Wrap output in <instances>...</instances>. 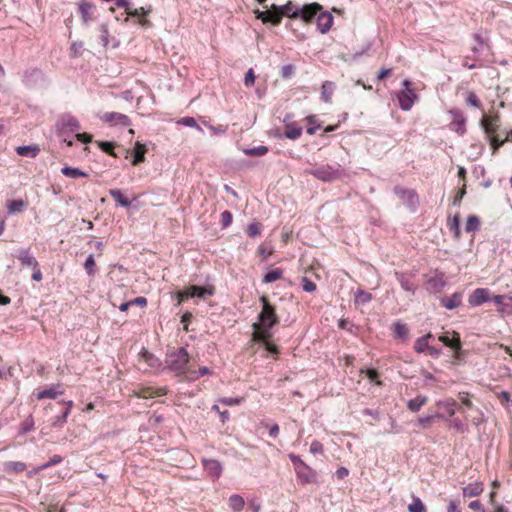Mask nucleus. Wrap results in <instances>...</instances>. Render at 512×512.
Segmentation results:
<instances>
[{
    "instance_id": "obj_13",
    "label": "nucleus",
    "mask_w": 512,
    "mask_h": 512,
    "mask_svg": "<svg viewBox=\"0 0 512 512\" xmlns=\"http://www.w3.org/2000/svg\"><path fill=\"white\" fill-rule=\"evenodd\" d=\"M100 119L111 126L129 127L132 124L129 116L119 112H106L100 116Z\"/></svg>"
},
{
    "instance_id": "obj_36",
    "label": "nucleus",
    "mask_w": 512,
    "mask_h": 512,
    "mask_svg": "<svg viewBox=\"0 0 512 512\" xmlns=\"http://www.w3.org/2000/svg\"><path fill=\"white\" fill-rule=\"evenodd\" d=\"M152 12V6L148 5L145 7L134 8L130 7V9L126 10L125 13L128 17H126L125 21L129 20V17H140V16H148Z\"/></svg>"
},
{
    "instance_id": "obj_56",
    "label": "nucleus",
    "mask_w": 512,
    "mask_h": 512,
    "mask_svg": "<svg viewBox=\"0 0 512 512\" xmlns=\"http://www.w3.org/2000/svg\"><path fill=\"white\" fill-rule=\"evenodd\" d=\"M361 373L365 374V376L371 382H374L376 385H378V386L382 385V382L379 380V373L376 369H373V368L361 369Z\"/></svg>"
},
{
    "instance_id": "obj_6",
    "label": "nucleus",
    "mask_w": 512,
    "mask_h": 512,
    "mask_svg": "<svg viewBox=\"0 0 512 512\" xmlns=\"http://www.w3.org/2000/svg\"><path fill=\"white\" fill-rule=\"evenodd\" d=\"M298 5H294L292 1H288L283 5L272 4V25H280L284 16L297 19Z\"/></svg>"
},
{
    "instance_id": "obj_9",
    "label": "nucleus",
    "mask_w": 512,
    "mask_h": 512,
    "mask_svg": "<svg viewBox=\"0 0 512 512\" xmlns=\"http://www.w3.org/2000/svg\"><path fill=\"white\" fill-rule=\"evenodd\" d=\"M449 114L452 117L449 124L450 130L456 132L459 136H464L467 132V118L464 113L458 108H452L449 110Z\"/></svg>"
},
{
    "instance_id": "obj_24",
    "label": "nucleus",
    "mask_w": 512,
    "mask_h": 512,
    "mask_svg": "<svg viewBox=\"0 0 512 512\" xmlns=\"http://www.w3.org/2000/svg\"><path fill=\"white\" fill-rule=\"evenodd\" d=\"M146 145L137 141L132 151V165L137 166L145 161Z\"/></svg>"
},
{
    "instance_id": "obj_40",
    "label": "nucleus",
    "mask_w": 512,
    "mask_h": 512,
    "mask_svg": "<svg viewBox=\"0 0 512 512\" xmlns=\"http://www.w3.org/2000/svg\"><path fill=\"white\" fill-rule=\"evenodd\" d=\"M436 419L442 420L445 419V414L440 411H437L435 414L422 416L418 419L419 425L423 428L429 427Z\"/></svg>"
},
{
    "instance_id": "obj_61",
    "label": "nucleus",
    "mask_w": 512,
    "mask_h": 512,
    "mask_svg": "<svg viewBox=\"0 0 512 512\" xmlns=\"http://www.w3.org/2000/svg\"><path fill=\"white\" fill-rule=\"evenodd\" d=\"M270 340L271 339H267L266 341H257V342L264 345V348L269 355L277 357V355L279 354V348L277 345L272 343Z\"/></svg>"
},
{
    "instance_id": "obj_30",
    "label": "nucleus",
    "mask_w": 512,
    "mask_h": 512,
    "mask_svg": "<svg viewBox=\"0 0 512 512\" xmlns=\"http://www.w3.org/2000/svg\"><path fill=\"white\" fill-rule=\"evenodd\" d=\"M483 490L484 485L480 481L470 483L462 488L463 496L469 498L479 496L483 492Z\"/></svg>"
},
{
    "instance_id": "obj_52",
    "label": "nucleus",
    "mask_w": 512,
    "mask_h": 512,
    "mask_svg": "<svg viewBox=\"0 0 512 512\" xmlns=\"http://www.w3.org/2000/svg\"><path fill=\"white\" fill-rule=\"evenodd\" d=\"M414 350L416 353H425L427 349L429 348V343L427 342V337H419L416 339L414 343Z\"/></svg>"
},
{
    "instance_id": "obj_44",
    "label": "nucleus",
    "mask_w": 512,
    "mask_h": 512,
    "mask_svg": "<svg viewBox=\"0 0 512 512\" xmlns=\"http://www.w3.org/2000/svg\"><path fill=\"white\" fill-rule=\"evenodd\" d=\"M283 277V270L281 268H276L268 271L262 279L263 283H273Z\"/></svg>"
},
{
    "instance_id": "obj_31",
    "label": "nucleus",
    "mask_w": 512,
    "mask_h": 512,
    "mask_svg": "<svg viewBox=\"0 0 512 512\" xmlns=\"http://www.w3.org/2000/svg\"><path fill=\"white\" fill-rule=\"evenodd\" d=\"M336 89V85L332 81H324L321 85V101L325 103H331L332 95Z\"/></svg>"
},
{
    "instance_id": "obj_28",
    "label": "nucleus",
    "mask_w": 512,
    "mask_h": 512,
    "mask_svg": "<svg viewBox=\"0 0 512 512\" xmlns=\"http://www.w3.org/2000/svg\"><path fill=\"white\" fill-rule=\"evenodd\" d=\"M442 420L447 422L448 426L450 428H452L453 430H455L456 433L465 434V433L469 432L468 424L465 423L464 421H462L460 418H454V417L447 418L445 416V419H442Z\"/></svg>"
},
{
    "instance_id": "obj_32",
    "label": "nucleus",
    "mask_w": 512,
    "mask_h": 512,
    "mask_svg": "<svg viewBox=\"0 0 512 512\" xmlns=\"http://www.w3.org/2000/svg\"><path fill=\"white\" fill-rule=\"evenodd\" d=\"M447 227L449 231L453 234V238L455 240H460L461 238V229H460V215L457 213L452 218L449 217L447 220Z\"/></svg>"
},
{
    "instance_id": "obj_45",
    "label": "nucleus",
    "mask_w": 512,
    "mask_h": 512,
    "mask_svg": "<svg viewBox=\"0 0 512 512\" xmlns=\"http://www.w3.org/2000/svg\"><path fill=\"white\" fill-rule=\"evenodd\" d=\"M100 150L112 157L117 158L118 155L115 153L114 149L116 147V143L112 141H97L96 142Z\"/></svg>"
},
{
    "instance_id": "obj_58",
    "label": "nucleus",
    "mask_w": 512,
    "mask_h": 512,
    "mask_svg": "<svg viewBox=\"0 0 512 512\" xmlns=\"http://www.w3.org/2000/svg\"><path fill=\"white\" fill-rule=\"evenodd\" d=\"M245 401L244 397H222L218 399V402L226 406L240 405Z\"/></svg>"
},
{
    "instance_id": "obj_37",
    "label": "nucleus",
    "mask_w": 512,
    "mask_h": 512,
    "mask_svg": "<svg viewBox=\"0 0 512 512\" xmlns=\"http://www.w3.org/2000/svg\"><path fill=\"white\" fill-rule=\"evenodd\" d=\"M27 466L21 461H8L4 463V470L8 473H22Z\"/></svg>"
},
{
    "instance_id": "obj_39",
    "label": "nucleus",
    "mask_w": 512,
    "mask_h": 512,
    "mask_svg": "<svg viewBox=\"0 0 512 512\" xmlns=\"http://www.w3.org/2000/svg\"><path fill=\"white\" fill-rule=\"evenodd\" d=\"M462 66L471 70L477 67H483L484 63L475 55H467L462 60Z\"/></svg>"
},
{
    "instance_id": "obj_50",
    "label": "nucleus",
    "mask_w": 512,
    "mask_h": 512,
    "mask_svg": "<svg viewBox=\"0 0 512 512\" xmlns=\"http://www.w3.org/2000/svg\"><path fill=\"white\" fill-rule=\"evenodd\" d=\"M465 102H466L467 105L472 106V107L477 108V109H480L482 107L481 100L478 98L476 93L473 92V91H468L466 93Z\"/></svg>"
},
{
    "instance_id": "obj_5",
    "label": "nucleus",
    "mask_w": 512,
    "mask_h": 512,
    "mask_svg": "<svg viewBox=\"0 0 512 512\" xmlns=\"http://www.w3.org/2000/svg\"><path fill=\"white\" fill-rule=\"evenodd\" d=\"M396 97L399 102V107L403 111H409L418 99V95L412 88V82L408 79L402 82V89L397 92Z\"/></svg>"
},
{
    "instance_id": "obj_64",
    "label": "nucleus",
    "mask_w": 512,
    "mask_h": 512,
    "mask_svg": "<svg viewBox=\"0 0 512 512\" xmlns=\"http://www.w3.org/2000/svg\"><path fill=\"white\" fill-rule=\"evenodd\" d=\"M338 327L340 329L348 330L351 334H356V331L354 330H358V327L348 319H340L338 322Z\"/></svg>"
},
{
    "instance_id": "obj_19",
    "label": "nucleus",
    "mask_w": 512,
    "mask_h": 512,
    "mask_svg": "<svg viewBox=\"0 0 512 512\" xmlns=\"http://www.w3.org/2000/svg\"><path fill=\"white\" fill-rule=\"evenodd\" d=\"M77 5L78 12L84 24H88L94 19L93 13L95 11V6L93 3L88 2L87 0H81Z\"/></svg>"
},
{
    "instance_id": "obj_8",
    "label": "nucleus",
    "mask_w": 512,
    "mask_h": 512,
    "mask_svg": "<svg viewBox=\"0 0 512 512\" xmlns=\"http://www.w3.org/2000/svg\"><path fill=\"white\" fill-rule=\"evenodd\" d=\"M56 126L59 135H64L67 133L76 134L81 128L77 118L69 113L61 115Z\"/></svg>"
},
{
    "instance_id": "obj_23",
    "label": "nucleus",
    "mask_w": 512,
    "mask_h": 512,
    "mask_svg": "<svg viewBox=\"0 0 512 512\" xmlns=\"http://www.w3.org/2000/svg\"><path fill=\"white\" fill-rule=\"evenodd\" d=\"M463 294L462 292H454L451 296H444L440 299L441 306L448 310L458 308L462 304Z\"/></svg>"
},
{
    "instance_id": "obj_57",
    "label": "nucleus",
    "mask_w": 512,
    "mask_h": 512,
    "mask_svg": "<svg viewBox=\"0 0 512 512\" xmlns=\"http://www.w3.org/2000/svg\"><path fill=\"white\" fill-rule=\"evenodd\" d=\"M257 252H258L259 256L262 257V260H267L274 252V249L271 245L262 243L258 246Z\"/></svg>"
},
{
    "instance_id": "obj_15",
    "label": "nucleus",
    "mask_w": 512,
    "mask_h": 512,
    "mask_svg": "<svg viewBox=\"0 0 512 512\" xmlns=\"http://www.w3.org/2000/svg\"><path fill=\"white\" fill-rule=\"evenodd\" d=\"M480 125L487 138L496 136L501 126L500 117L498 115L484 116L480 121Z\"/></svg>"
},
{
    "instance_id": "obj_11",
    "label": "nucleus",
    "mask_w": 512,
    "mask_h": 512,
    "mask_svg": "<svg viewBox=\"0 0 512 512\" xmlns=\"http://www.w3.org/2000/svg\"><path fill=\"white\" fill-rule=\"evenodd\" d=\"M214 294V288L212 286H198L192 285L185 292L179 294V302H182L189 298H204L205 296H212Z\"/></svg>"
},
{
    "instance_id": "obj_12",
    "label": "nucleus",
    "mask_w": 512,
    "mask_h": 512,
    "mask_svg": "<svg viewBox=\"0 0 512 512\" xmlns=\"http://www.w3.org/2000/svg\"><path fill=\"white\" fill-rule=\"evenodd\" d=\"M446 284L445 274L436 269L434 275L425 281L424 286L429 293L436 294L441 292Z\"/></svg>"
},
{
    "instance_id": "obj_53",
    "label": "nucleus",
    "mask_w": 512,
    "mask_h": 512,
    "mask_svg": "<svg viewBox=\"0 0 512 512\" xmlns=\"http://www.w3.org/2000/svg\"><path fill=\"white\" fill-rule=\"evenodd\" d=\"M487 139L490 143L493 155H495L498 152L499 148L502 147L504 145V143L507 141V138L500 139L498 135L489 137Z\"/></svg>"
},
{
    "instance_id": "obj_63",
    "label": "nucleus",
    "mask_w": 512,
    "mask_h": 512,
    "mask_svg": "<svg viewBox=\"0 0 512 512\" xmlns=\"http://www.w3.org/2000/svg\"><path fill=\"white\" fill-rule=\"evenodd\" d=\"M95 266L94 255L90 254L84 262V269L89 276H93L95 274Z\"/></svg>"
},
{
    "instance_id": "obj_49",
    "label": "nucleus",
    "mask_w": 512,
    "mask_h": 512,
    "mask_svg": "<svg viewBox=\"0 0 512 512\" xmlns=\"http://www.w3.org/2000/svg\"><path fill=\"white\" fill-rule=\"evenodd\" d=\"M451 349L453 350V358L455 362H460L464 359V351L462 349V341L460 337H456V344Z\"/></svg>"
},
{
    "instance_id": "obj_16",
    "label": "nucleus",
    "mask_w": 512,
    "mask_h": 512,
    "mask_svg": "<svg viewBox=\"0 0 512 512\" xmlns=\"http://www.w3.org/2000/svg\"><path fill=\"white\" fill-rule=\"evenodd\" d=\"M321 10L322 6L316 2L299 6L297 19L299 18L304 22H310L318 15Z\"/></svg>"
},
{
    "instance_id": "obj_60",
    "label": "nucleus",
    "mask_w": 512,
    "mask_h": 512,
    "mask_svg": "<svg viewBox=\"0 0 512 512\" xmlns=\"http://www.w3.org/2000/svg\"><path fill=\"white\" fill-rule=\"evenodd\" d=\"M268 151H269V149L267 146L261 145L258 147L245 149L244 153L246 155H251V156H264L265 154L268 153Z\"/></svg>"
},
{
    "instance_id": "obj_29",
    "label": "nucleus",
    "mask_w": 512,
    "mask_h": 512,
    "mask_svg": "<svg viewBox=\"0 0 512 512\" xmlns=\"http://www.w3.org/2000/svg\"><path fill=\"white\" fill-rule=\"evenodd\" d=\"M284 127V136L287 139L297 140L302 135L303 128L295 121L284 125Z\"/></svg>"
},
{
    "instance_id": "obj_55",
    "label": "nucleus",
    "mask_w": 512,
    "mask_h": 512,
    "mask_svg": "<svg viewBox=\"0 0 512 512\" xmlns=\"http://www.w3.org/2000/svg\"><path fill=\"white\" fill-rule=\"evenodd\" d=\"M306 121L309 124L306 132L308 135H314L318 129L321 128L320 124H317V119L315 115H309L306 117Z\"/></svg>"
},
{
    "instance_id": "obj_54",
    "label": "nucleus",
    "mask_w": 512,
    "mask_h": 512,
    "mask_svg": "<svg viewBox=\"0 0 512 512\" xmlns=\"http://www.w3.org/2000/svg\"><path fill=\"white\" fill-rule=\"evenodd\" d=\"M256 19L261 20L264 24H272V7L269 11H261L259 9L254 10Z\"/></svg>"
},
{
    "instance_id": "obj_59",
    "label": "nucleus",
    "mask_w": 512,
    "mask_h": 512,
    "mask_svg": "<svg viewBox=\"0 0 512 512\" xmlns=\"http://www.w3.org/2000/svg\"><path fill=\"white\" fill-rule=\"evenodd\" d=\"M262 225L258 222H252L247 226V234L251 238H255L261 235Z\"/></svg>"
},
{
    "instance_id": "obj_27",
    "label": "nucleus",
    "mask_w": 512,
    "mask_h": 512,
    "mask_svg": "<svg viewBox=\"0 0 512 512\" xmlns=\"http://www.w3.org/2000/svg\"><path fill=\"white\" fill-rule=\"evenodd\" d=\"M60 384L51 385L49 388H46L42 391H39L37 394V399L42 400L45 398L55 399L57 396L64 394V390L60 389Z\"/></svg>"
},
{
    "instance_id": "obj_2",
    "label": "nucleus",
    "mask_w": 512,
    "mask_h": 512,
    "mask_svg": "<svg viewBox=\"0 0 512 512\" xmlns=\"http://www.w3.org/2000/svg\"><path fill=\"white\" fill-rule=\"evenodd\" d=\"M190 355L186 347L168 350L165 355V369L175 373L176 376H184L188 370Z\"/></svg>"
},
{
    "instance_id": "obj_47",
    "label": "nucleus",
    "mask_w": 512,
    "mask_h": 512,
    "mask_svg": "<svg viewBox=\"0 0 512 512\" xmlns=\"http://www.w3.org/2000/svg\"><path fill=\"white\" fill-rule=\"evenodd\" d=\"M501 316H512V296L506 295V299L502 306L497 308Z\"/></svg>"
},
{
    "instance_id": "obj_20",
    "label": "nucleus",
    "mask_w": 512,
    "mask_h": 512,
    "mask_svg": "<svg viewBox=\"0 0 512 512\" xmlns=\"http://www.w3.org/2000/svg\"><path fill=\"white\" fill-rule=\"evenodd\" d=\"M333 16L330 12L328 11H320L317 15V18H316V24H317V28L318 30L322 33V34H325L327 33L330 29H331V26L333 24Z\"/></svg>"
},
{
    "instance_id": "obj_46",
    "label": "nucleus",
    "mask_w": 512,
    "mask_h": 512,
    "mask_svg": "<svg viewBox=\"0 0 512 512\" xmlns=\"http://www.w3.org/2000/svg\"><path fill=\"white\" fill-rule=\"evenodd\" d=\"M34 418L32 415L27 416L20 424L19 435H25L34 429Z\"/></svg>"
},
{
    "instance_id": "obj_22",
    "label": "nucleus",
    "mask_w": 512,
    "mask_h": 512,
    "mask_svg": "<svg viewBox=\"0 0 512 512\" xmlns=\"http://www.w3.org/2000/svg\"><path fill=\"white\" fill-rule=\"evenodd\" d=\"M436 406L440 409H444V414L446 415L447 418L453 417L456 413V409L461 411V407H458L457 401L453 398L438 400L436 402Z\"/></svg>"
},
{
    "instance_id": "obj_4",
    "label": "nucleus",
    "mask_w": 512,
    "mask_h": 512,
    "mask_svg": "<svg viewBox=\"0 0 512 512\" xmlns=\"http://www.w3.org/2000/svg\"><path fill=\"white\" fill-rule=\"evenodd\" d=\"M308 173L323 182H332L340 179L344 175L343 170L340 169V165L335 167L328 164L312 168Z\"/></svg>"
},
{
    "instance_id": "obj_1",
    "label": "nucleus",
    "mask_w": 512,
    "mask_h": 512,
    "mask_svg": "<svg viewBox=\"0 0 512 512\" xmlns=\"http://www.w3.org/2000/svg\"><path fill=\"white\" fill-rule=\"evenodd\" d=\"M262 309L257 316V322L253 323V340L266 341L272 339V328L280 323V319L276 313V307L270 303L266 296L260 297Z\"/></svg>"
},
{
    "instance_id": "obj_21",
    "label": "nucleus",
    "mask_w": 512,
    "mask_h": 512,
    "mask_svg": "<svg viewBox=\"0 0 512 512\" xmlns=\"http://www.w3.org/2000/svg\"><path fill=\"white\" fill-rule=\"evenodd\" d=\"M17 258L19 259L22 267L36 268L39 264L37 259L32 255L30 248H20L18 250Z\"/></svg>"
},
{
    "instance_id": "obj_3",
    "label": "nucleus",
    "mask_w": 512,
    "mask_h": 512,
    "mask_svg": "<svg viewBox=\"0 0 512 512\" xmlns=\"http://www.w3.org/2000/svg\"><path fill=\"white\" fill-rule=\"evenodd\" d=\"M288 458L293 464L297 481L301 485L317 483V472L306 464L299 455L290 453Z\"/></svg>"
},
{
    "instance_id": "obj_51",
    "label": "nucleus",
    "mask_w": 512,
    "mask_h": 512,
    "mask_svg": "<svg viewBox=\"0 0 512 512\" xmlns=\"http://www.w3.org/2000/svg\"><path fill=\"white\" fill-rule=\"evenodd\" d=\"M372 300V294L363 290L358 289L355 293V303L366 304Z\"/></svg>"
},
{
    "instance_id": "obj_34",
    "label": "nucleus",
    "mask_w": 512,
    "mask_h": 512,
    "mask_svg": "<svg viewBox=\"0 0 512 512\" xmlns=\"http://www.w3.org/2000/svg\"><path fill=\"white\" fill-rule=\"evenodd\" d=\"M140 356L151 368H159L162 365L161 360L145 348L140 352Z\"/></svg>"
},
{
    "instance_id": "obj_41",
    "label": "nucleus",
    "mask_w": 512,
    "mask_h": 512,
    "mask_svg": "<svg viewBox=\"0 0 512 512\" xmlns=\"http://www.w3.org/2000/svg\"><path fill=\"white\" fill-rule=\"evenodd\" d=\"M245 506V500L244 498L239 494H233L229 498V507L234 512H240L243 510Z\"/></svg>"
},
{
    "instance_id": "obj_42",
    "label": "nucleus",
    "mask_w": 512,
    "mask_h": 512,
    "mask_svg": "<svg viewBox=\"0 0 512 512\" xmlns=\"http://www.w3.org/2000/svg\"><path fill=\"white\" fill-rule=\"evenodd\" d=\"M109 194L121 207L127 208L131 205V201L128 198L124 197L120 189H111L109 191Z\"/></svg>"
},
{
    "instance_id": "obj_17",
    "label": "nucleus",
    "mask_w": 512,
    "mask_h": 512,
    "mask_svg": "<svg viewBox=\"0 0 512 512\" xmlns=\"http://www.w3.org/2000/svg\"><path fill=\"white\" fill-rule=\"evenodd\" d=\"M491 292L488 288H477L468 297V303L471 307H478L490 301Z\"/></svg>"
},
{
    "instance_id": "obj_25",
    "label": "nucleus",
    "mask_w": 512,
    "mask_h": 512,
    "mask_svg": "<svg viewBox=\"0 0 512 512\" xmlns=\"http://www.w3.org/2000/svg\"><path fill=\"white\" fill-rule=\"evenodd\" d=\"M393 337L397 340L406 341L409 336V328L405 323L396 321L392 324Z\"/></svg>"
},
{
    "instance_id": "obj_18",
    "label": "nucleus",
    "mask_w": 512,
    "mask_h": 512,
    "mask_svg": "<svg viewBox=\"0 0 512 512\" xmlns=\"http://www.w3.org/2000/svg\"><path fill=\"white\" fill-rule=\"evenodd\" d=\"M45 80L43 71L39 68L27 69L23 73V83L27 87H35L37 84Z\"/></svg>"
},
{
    "instance_id": "obj_7",
    "label": "nucleus",
    "mask_w": 512,
    "mask_h": 512,
    "mask_svg": "<svg viewBox=\"0 0 512 512\" xmlns=\"http://www.w3.org/2000/svg\"><path fill=\"white\" fill-rule=\"evenodd\" d=\"M393 192L402 200V202L412 213L417 211L420 201L418 193L415 189L405 188L400 185H396L393 188Z\"/></svg>"
},
{
    "instance_id": "obj_48",
    "label": "nucleus",
    "mask_w": 512,
    "mask_h": 512,
    "mask_svg": "<svg viewBox=\"0 0 512 512\" xmlns=\"http://www.w3.org/2000/svg\"><path fill=\"white\" fill-rule=\"evenodd\" d=\"M409 512H427L426 506L419 497L413 496V501L408 505Z\"/></svg>"
},
{
    "instance_id": "obj_33",
    "label": "nucleus",
    "mask_w": 512,
    "mask_h": 512,
    "mask_svg": "<svg viewBox=\"0 0 512 512\" xmlns=\"http://www.w3.org/2000/svg\"><path fill=\"white\" fill-rule=\"evenodd\" d=\"M428 401V397L425 395H417L415 398L408 400L407 408L411 412H418L422 406H424Z\"/></svg>"
},
{
    "instance_id": "obj_35",
    "label": "nucleus",
    "mask_w": 512,
    "mask_h": 512,
    "mask_svg": "<svg viewBox=\"0 0 512 512\" xmlns=\"http://www.w3.org/2000/svg\"><path fill=\"white\" fill-rule=\"evenodd\" d=\"M480 227H481L480 218L474 214L468 215L466 224H465V231L467 233H475L480 230Z\"/></svg>"
},
{
    "instance_id": "obj_38",
    "label": "nucleus",
    "mask_w": 512,
    "mask_h": 512,
    "mask_svg": "<svg viewBox=\"0 0 512 512\" xmlns=\"http://www.w3.org/2000/svg\"><path fill=\"white\" fill-rule=\"evenodd\" d=\"M61 173L66 177L78 178V177H89V174L79 168L65 166L61 169Z\"/></svg>"
},
{
    "instance_id": "obj_62",
    "label": "nucleus",
    "mask_w": 512,
    "mask_h": 512,
    "mask_svg": "<svg viewBox=\"0 0 512 512\" xmlns=\"http://www.w3.org/2000/svg\"><path fill=\"white\" fill-rule=\"evenodd\" d=\"M68 416L69 414H67V412L64 411L60 415L55 416L51 422L52 427L62 428L66 424Z\"/></svg>"
},
{
    "instance_id": "obj_26",
    "label": "nucleus",
    "mask_w": 512,
    "mask_h": 512,
    "mask_svg": "<svg viewBox=\"0 0 512 512\" xmlns=\"http://www.w3.org/2000/svg\"><path fill=\"white\" fill-rule=\"evenodd\" d=\"M15 151L19 156L36 158L41 150L38 144H30L18 146L16 147Z\"/></svg>"
},
{
    "instance_id": "obj_43",
    "label": "nucleus",
    "mask_w": 512,
    "mask_h": 512,
    "mask_svg": "<svg viewBox=\"0 0 512 512\" xmlns=\"http://www.w3.org/2000/svg\"><path fill=\"white\" fill-rule=\"evenodd\" d=\"M451 334L452 336L450 337V332L443 333L438 337V340L446 347L452 348L456 344V337H460V334L456 331H452Z\"/></svg>"
},
{
    "instance_id": "obj_14",
    "label": "nucleus",
    "mask_w": 512,
    "mask_h": 512,
    "mask_svg": "<svg viewBox=\"0 0 512 512\" xmlns=\"http://www.w3.org/2000/svg\"><path fill=\"white\" fill-rule=\"evenodd\" d=\"M201 464L212 481H217L221 477L223 473V465L219 460L202 458Z\"/></svg>"
},
{
    "instance_id": "obj_10",
    "label": "nucleus",
    "mask_w": 512,
    "mask_h": 512,
    "mask_svg": "<svg viewBox=\"0 0 512 512\" xmlns=\"http://www.w3.org/2000/svg\"><path fill=\"white\" fill-rule=\"evenodd\" d=\"M394 276L398 283L400 284L401 288L414 295L418 289V285L414 282V277L416 276L415 271L410 272H401V271H395Z\"/></svg>"
}]
</instances>
